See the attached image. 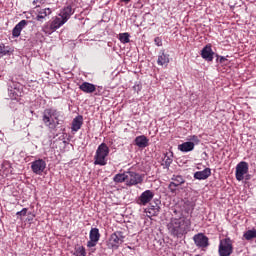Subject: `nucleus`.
<instances>
[{"mask_svg":"<svg viewBox=\"0 0 256 256\" xmlns=\"http://www.w3.org/2000/svg\"><path fill=\"white\" fill-rule=\"evenodd\" d=\"M167 229L172 237H183V235H187L188 231L191 229V219L185 216L172 218L167 224Z\"/></svg>","mask_w":256,"mask_h":256,"instance_id":"1","label":"nucleus"},{"mask_svg":"<svg viewBox=\"0 0 256 256\" xmlns=\"http://www.w3.org/2000/svg\"><path fill=\"white\" fill-rule=\"evenodd\" d=\"M42 121L50 131H55L59 125H63V112L56 108H46L42 113Z\"/></svg>","mask_w":256,"mask_h":256,"instance_id":"2","label":"nucleus"},{"mask_svg":"<svg viewBox=\"0 0 256 256\" xmlns=\"http://www.w3.org/2000/svg\"><path fill=\"white\" fill-rule=\"evenodd\" d=\"M110 152L111 150L109 149V146H107L105 142L101 143L96 149L94 155V165L105 167V165H107V157H109Z\"/></svg>","mask_w":256,"mask_h":256,"instance_id":"3","label":"nucleus"},{"mask_svg":"<svg viewBox=\"0 0 256 256\" xmlns=\"http://www.w3.org/2000/svg\"><path fill=\"white\" fill-rule=\"evenodd\" d=\"M125 243V233L123 231H115L112 233L109 237V239L106 242V245L108 249H111L112 251H117L121 245Z\"/></svg>","mask_w":256,"mask_h":256,"instance_id":"4","label":"nucleus"},{"mask_svg":"<svg viewBox=\"0 0 256 256\" xmlns=\"http://www.w3.org/2000/svg\"><path fill=\"white\" fill-rule=\"evenodd\" d=\"M65 21L58 15L52 18L51 22H47L43 27L42 31L46 35H51L57 31V29H61L65 25Z\"/></svg>","mask_w":256,"mask_h":256,"instance_id":"5","label":"nucleus"},{"mask_svg":"<svg viewBox=\"0 0 256 256\" xmlns=\"http://www.w3.org/2000/svg\"><path fill=\"white\" fill-rule=\"evenodd\" d=\"M249 173V163L241 161L236 166L235 177L237 181H243L245 175Z\"/></svg>","mask_w":256,"mask_h":256,"instance_id":"6","label":"nucleus"},{"mask_svg":"<svg viewBox=\"0 0 256 256\" xmlns=\"http://www.w3.org/2000/svg\"><path fill=\"white\" fill-rule=\"evenodd\" d=\"M21 84L19 82L10 81L8 83V95L10 99L16 100L21 97Z\"/></svg>","mask_w":256,"mask_h":256,"instance_id":"7","label":"nucleus"},{"mask_svg":"<svg viewBox=\"0 0 256 256\" xmlns=\"http://www.w3.org/2000/svg\"><path fill=\"white\" fill-rule=\"evenodd\" d=\"M45 169H47V162L41 158L31 163V170L35 175H43Z\"/></svg>","mask_w":256,"mask_h":256,"instance_id":"8","label":"nucleus"},{"mask_svg":"<svg viewBox=\"0 0 256 256\" xmlns=\"http://www.w3.org/2000/svg\"><path fill=\"white\" fill-rule=\"evenodd\" d=\"M143 183V176L137 172H127L126 185L129 187Z\"/></svg>","mask_w":256,"mask_h":256,"instance_id":"9","label":"nucleus"},{"mask_svg":"<svg viewBox=\"0 0 256 256\" xmlns=\"http://www.w3.org/2000/svg\"><path fill=\"white\" fill-rule=\"evenodd\" d=\"M193 241L196 247H198L199 249H207V247L209 246V237H207L203 233H198L194 235Z\"/></svg>","mask_w":256,"mask_h":256,"instance_id":"10","label":"nucleus"},{"mask_svg":"<svg viewBox=\"0 0 256 256\" xmlns=\"http://www.w3.org/2000/svg\"><path fill=\"white\" fill-rule=\"evenodd\" d=\"M185 183V178L181 175H173L172 182L169 183L168 189L170 193L175 194L177 193V187L183 185Z\"/></svg>","mask_w":256,"mask_h":256,"instance_id":"11","label":"nucleus"},{"mask_svg":"<svg viewBox=\"0 0 256 256\" xmlns=\"http://www.w3.org/2000/svg\"><path fill=\"white\" fill-rule=\"evenodd\" d=\"M89 241L87 242V247H96L97 243H99V239H101V234L99 233V228H91L89 234Z\"/></svg>","mask_w":256,"mask_h":256,"instance_id":"12","label":"nucleus"},{"mask_svg":"<svg viewBox=\"0 0 256 256\" xmlns=\"http://www.w3.org/2000/svg\"><path fill=\"white\" fill-rule=\"evenodd\" d=\"M155 197V193L151 190L144 191L138 198L139 205H147V203L151 202Z\"/></svg>","mask_w":256,"mask_h":256,"instance_id":"13","label":"nucleus"},{"mask_svg":"<svg viewBox=\"0 0 256 256\" xmlns=\"http://www.w3.org/2000/svg\"><path fill=\"white\" fill-rule=\"evenodd\" d=\"M29 25V21L21 20L12 30V37L17 38L21 36V32Z\"/></svg>","mask_w":256,"mask_h":256,"instance_id":"14","label":"nucleus"},{"mask_svg":"<svg viewBox=\"0 0 256 256\" xmlns=\"http://www.w3.org/2000/svg\"><path fill=\"white\" fill-rule=\"evenodd\" d=\"M214 55H215V52H213V49L211 48V44H207L201 51V57L202 59H205V61H213Z\"/></svg>","mask_w":256,"mask_h":256,"instance_id":"15","label":"nucleus"},{"mask_svg":"<svg viewBox=\"0 0 256 256\" xmlns=\"http://www.w3.org/2000/svg\"><path fill=\"white\" fill-rule=\"evenodd\" d=\"M134 143L139 149H145V147H149V138L145 135H140L134 139Z\"/></svg>","mask_w":256,"mask_h":256,"instance_id":"16","label":"nucleus"},{"mask_svg":"<svg viewBox=\"0 0 256 256\" xmlns=\"http://www.w3.org/2000/svg\"><path fill=\"white\" fill-rule=\"evenodd\" d=\"M79 89L83 93L91 94L97 91V86H95V84L93 83L83 82L82 84L79 85Z\"/></svg>","mask_w":256,"mask_h":256,"instance_id":"17","label":"nucleus"},{"mask_svg":"<svg viewBox=\"0 0 256 256\" xmlns=\"http://www.w3.org/2000/svg\"><path fill=\"white\" fill-rule=\"evenodd\" d=\"M211 177V168H205L202 171H197L194 173V179L198 181H205V179H209Z\"/></svg>","mask_w":256,"mask_h":256,"instance_id":"18","label":"nucleus"},{"mask_svg":"<svg viewBox=\"0 0 256 256\" xmlns=\"http://www.w3.org/2000/svg\"><path fill=\"white\" fill-rule=\"evenodd\" d=\"M75 11L71 6H66L62 10H60V13L58 14L65 23H67L68 19H71V15H73Z\"/></svg>","mask_w":256,"mask_h":256,"instance_id":"19","label":"nucleus"},{"mask_svg":"<svg viewBox=\"0 0 256 256\" xmlns=\"http://www.w3.org/2000/svg\"><path fill=\"white\" fill-rule=\"evenodd\" d=\"M51 13H53L51 8H39L37 10L36 21H43V19H45V17H49Z\"/></svg>","mask_w":256,"mask_h":256,"instance_id":"20","label":"nucleus"},{"mask_svg":"<svg viewBox=\"0 0 256 256\" xmlns=\"http://www.w3.org/2000/svg\"><path fill=\"white\" fill-rule=\"evenodd\" d=\"M81 127H83V117L81 115H78L72 121L71 130L74 133H77V131H79Z\"/></svg>","mask_w":256,"mask_h":256,"instance_id":"21","label":"nucleus"},{"mask_svg":"<svg viewBox=\"0 0 256 256\" xmlns=\"http://www.w3.org/2000/svg\"><path fill=\"white\" fill-rule=\"evenodd\" d=\"M193 149H195L194 142H184L178 145V151H181L182 153H189L193 151Z\"/></svg>","mask_w":256,"mask_h":256,"instance_id":"22","label":"nucleus"},{"mask_svg":"<svg viewBox=\"0 0 256 256\" xmlns=\"http://www.w3.org/2000/svg\"><path fill=\"white\" fill-rule=\"evenodd\" d=\"M145 213L147 214V217H156V215H159V205L150 204L146 209Z\"/></svg>","mask_w":256,"mask_h":256,"instance_id":"23","label":"nucleus"},{"mask_svg":"<svg viewBox=\"0 0 256 256\" xmlns=\"http://www.w3.org/2000/svg\"><path fill=\"white\" fill-rule=\"evenodd\" d=\"M171 163H173V152H166L162 159V165L164 166V169H169V167H171Z\"/></svg>","mask_w":256,"mask_h":256,"instance_id":"24","label":"nucleus"},{"mask_svg":"<svg viewBox=\"0 0 256 256\" xmlns=\"http://www.w3.org/2000/svg\"><path fill=\"white\" fill-rule=\"evenodd\" d=\"M157 64L163 67V65H169V54H165V52H162L158 56Z\"/></svg>","mask_w":256,"mask_h":256,"instance_id":"25","label":"nucleus"},{"mask_svg":"<svg viewBox=\"0 0 256 256\" xmlns=\"http://www.w3.org/2000/svg\"><path fill=\"white\" fill-rule=\"evenodd\" d=\"M233 253V241L231 239H225V256H230Z\"/></svg>","mask_w":256,"mask_h":256,"instance_id":"26","label":"nucleus"},{"mask_svg":"<svg viewBox=\"0 0 256 256\" xmlns=\"http://www.w3.org/2000/svg\"><path fill=\"white\" fill-rule=\"evenodd\" d=\"M114 183H125L127 182V172L116 174L113 178Z\"/></svg>","mask_w":256,"mask_h":256,"instance_id":"27","label":"nucleus"},{"mask_svg":"<svg viewBox=\"0 0 256 256\" xmlns=\"http://www.w3.org/2000/svg\"><path fill=\"white\" fill-rule=\"evenodd\" d=\"M243 237L244 239H246V241H251L253 239H256V229L246 231Z\"/></svg>","mask_w":256,"mask_h":256,"instance_id":"28","label":"nucleus"},{"mask_svg":"<svg viewBox=\"0 0 256 256\" xmlns=\"http://www.w3.org/2000/svg\"><path fill=\"white\" fill-rule=\"evenodd\" d=\"M130 37L131 35L128 32H124L119 34L118 39L125 45L131 41Z\"/></svg>","mask_w":256,"mask_h":256,"instance_id":"29","label":"nucleus"},{"mask_svg":"<svg viewBox=\"0 0 256 256\" xmlns=\"http://www.w3.org/2000/svg\"><path fill=\"white\" fill-rule=\"evenodd\" d=\"M74 255L75 256H87V251L83 246H78L74 248Z\"/></svg>","mask_w":256,"mask_h":256,"instance_id":"30","label":"nucleus"},{"mask_svg":"<svg viewBox=\"0 0 256 256\" xmlns=\"http://www.w3.org/2000/svg\"><path fill=\"white\" fill-rule=\"evenodd\" d=\"M4 55H11V49L5 47V44H0V57H4Z\"/></svg>","mask_w":256,"mask_h":256,"instance_id":"31","label":"nucleus"},{"mask_svg":"<svg viewBox=\"0 0 256 256\" xmlns=\"http://www.w3.org/2000/svg\"><path fill=\"white\" fill-rule=\"evenodd\" d=\"M218 251L220 256H225V240L224 239H220Z\"/></svg>","mask_w":256,"mask_h":256,"instance_id":"32","label":"nucleus"},{"mask_svg":"<svg viewBox=\"0 0 256 256\" xmlns=\"http://www.w3.org/2000/svg\"><path fill=\"white\" fill-rule=\"evenodd\" d=\"M27 211H28L27 208H23L21 211H18L16 215L17 217H25V215H27Z\"/></svg>","mask_w":256,"mask_h":256,"instance_id":"33","label":"nucleus"},{"mask_svg":"<svg viewBox=\"0 0 256 256\" xmlns=\"http://www.w3.org/2000/svg\"><path fill=\"white\" fill-rule=\"evenodd\" d=\"M154 42L156 43L157 47H161V45H163V42L161 41V38H159V37L155 38Z\"/></svg>","mask_w":256,"mask_h":256,"instance_id":"34","label":"nucleus"},{"mask_svg":"<svg viewBox=\"0 0 256 256\" xmlns=\"http://www.w3.org/2000/svg\"><path fill=\"white\" fill-rule=\"evenodd\" d=\"M190 141H192L193 143H199V137L193 135L191 136Z\"/></svg>","mask_w":256,"mask_h":256,"instance_id":"35","label":"nucleus"},{"mask_svg":"<svg viewBox=\"0 0 256 256\" xmlns=\"http://www.w3.org/2000/svg\"><path fill=\"white\" fill-rule=\"evenodd\" d=\"M38 3H41V1L40 0H34L33 1V5H36V7H39V5H37Z\"/></svg>","mask_w":256,"mask_h":256,"instance_id":"36","label":"nucleus"},{"mask_svg":"<svg viewBox=\"0 0 256 256\" xmlns=\"http://www.w3.org/2000/svg\"><path fill=\"white\" fill-rule=\"evenodd\" d=\"M122 3H129L131 0H120Z\"/></svg>","mask_w":256,"mask_h":256,"instance_id":"37","label":"nucleus"},{"mask_svg":"<svg viewBox=\"0 0 256 256\" xmlns=\"http://www.w3.org/2000/svg\"><path fill=\"white\" fill-rule=\"evenodd\" d=\"M245 179H246V181H249L250 176H249V175H246V176H245Z\"/></svg>","mask_w":256,"mask_h":256,"instance_id":"38","label":"nucleus"},{"mask_svg":"<svg viewBox=\"0 0 256 256\" xmlns=\"http://www.w3.org/2000/svg\"><path fill=\"white\" fill-rule=\"evenodd\" d=\"M221 61H225V57H221V58H220V62H221Z\"/></svg>","mask_w":256,"mask_h":256,"instance_id":"39","label":"nucleus"},{"mask_svg":"<svg viewBox=\"0 0 256 256\" xmlns=\"http://www.w3.org/2000/svg\"><path fill=\"white\" fill-rule=\"evenodd\" d=\"M127 249H132L131 246H127Z\"/></svg>","mask_w":256,"mask_h":256,"instance_id":"40","label":"nucleus"},{"mask_svg":"<svg viewBox=\"0 0 256 256\" xmlns=\"http://www.w3.org/2000/svg\"><path fill=\"white\" fill-rule=\"evenodd\" d=\"M33 218H29L28 221H32Z\"/></svg>","mask_w":256,"mask_h":256,"instance_id":"41","label":"nucleus"}]
</instances>
